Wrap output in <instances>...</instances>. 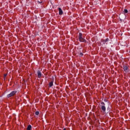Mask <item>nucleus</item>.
Instances as JSON below:
<instances>
[{"instance_id":"nucleus-1","label":"nucleus","mask_w":130,"mask_h":130,"mask_svg":"<svg viewBox=\"0 0 130 130\" xmlns=\"http://www.w3.org/2000/svg\"><path fill=\"white\" fill-rule=\"evenodd\" d=\"M78 37H79V40L80 42L85 43L87 42L86 40H85L82 37V34L81 32L79 33Z\"/></svg>"},{"instance_id":"nucleus-2","label":"nucleus","mask_w":130,"mask_h":130,"mask_svg":"<svg viewBox=\"0 0 130 130\" xmlns=\"http://www.w3.org/2000/svg\"><path fill=\"white\" fill-rule=\"evenodd\" d=\"M17 91L16 90L12 91L9 94H7V98H10L12 96H14L17 93Z\"/></svg>"},{"instance_id":"nucleus-3","label":"nucleus","mask_w":130,"mask_h":130,"mask_svg":"<svg viewBox=\"0 0 130 130\" xmlns=\"http://www.w3.org/2000/svg\"><path fill=\"white\" fill-rule=\"evenodd\" d=\"M101 109L103 111V112H106V104L102 102L101 103Z\"/></svg>"},{"instance_id":"nucleus-4","label":"nucleus","mask_w":130,"mask_h":130,"mask_svg":"<svg viewBox=\"0 0 130 130\" xmlns=\"http://www.w3.org/2000/svg\"><path fill=\"white\" fill-rule=\"evenodd\" d=\"M110 41V39L109 38H107L106 39H102L101 40V42L103 44V45H108L109 43V42Z\"/></svg>"},{"instance_id":"nucleus-5","label":"nucleus","mask_w":130,"mask_h":130,"mask_svg":"<svg viewBox=\"0 0 130 130\" xmlns=\"http://www.w3.org/2000/svg\"><path fill=\"white\" fill-rule=\"evenodd\" d=\"M123 69L125 73H128L129 72L128 67L126 66H123Z\"/></svg>"},{"instance_id":"nucleus-6","label":"nucleus","mask_w":130,"mask_h":130,"mask_svg":"<svg viewBox=\"0 0 130 130\" xmlns=\"http://www.w3.org/2000/svg\"><path fill=\"white\" fill-rule=\"evenodd\" d=\"M38 78H41L42 75V72L40 71H37Z\"/></svg>"},{"instance_id":"nucleus-7","label":"nucleus","mask_w":130,"mask_h":130,"mask_svg":"<svg viewBox=\"0 0 130 130\" xmlns=\"http://www.w3.org/2000/svg\"><path fill=\"white\" fill-rule=\"evenodd\" d=\"M58 11H59V15L60 16H61V15H63V12L62 10L60 8H58Z\"/></svg>"},{"instance_id":"nucleus-8","label":"nucleus","mask_w":130,"mask_h":130,"mask_svg":"<svg viewBox=\"0 0 130 130\" xmlns=\"http://www.w3.org/2000/svg\"><path fill=\"white\" fill-rule=\"evenodd\" d=\"M53 83H54V81H51L49 82V87L50 88L52 87L53 86Z\"/></svg>"},{"instance_id":"nucleus-9","label":"nucleus","mask_w":130,"mask_h":130,"mask_svg":"<svg viewBox=\"0 0 130 130\" xmlns=\"http://www.w3.org/2000/svg\"><path fill=\"white\" fill-rule=\"evenodd\" d=\"M31 127H32V126L31 125H28L27 127V130H31Z\"/></svg>"},{"instance_id":"nucleus-10","label":"nucleus","mask_w":130,"mask_h":130,"mask_svg":"<svg viewBox=\"0 0 130 130\" xmlns=\"http://www.w3.org/2000/svg\"><path fill=\"white\" fill-rule=\"evenodd\" d=\"M123 13L124 14H127L128 13V10L127 9H124Z\"/></svg>"},{"instance_id":"nucleus-11","label":"nucleus","mask_w":130,"mask_h":130,"mask_svg":"<svg viewBox=\"0 0 130 130\" xmlns=\"http://www.w3.org/2000/svg\"><path fill=\"white\" fill-rule=\"evenodd\" d=\"M83 55H84V54H83V53H82V52L80 53L79 54V56L80 57H82V56H83Z\"/></svg>"},{"instance_id":"nucleus-12","label":"nucleus","mask_w":130,"mask_h":130,"mask_svg":"<svg viewBox=\"0 0 130 130\" xmlns=\"http://www.w3.org/2000/svg\"><path fill=\"white\" fill-rule=\"evenodd\" d=\"M35 115H39V111H36V112H35Z\"/></svg>"},{"instance_id":"nucleus-13","label":"nucleus","mask_w":130,"mask_h":130,"mask_svg":"<svg viewBox=\"0 0 130 130\" xmlns=\"http://www.w3.org/2000/svg\"><path fill=\"white\" fill-rule=\"evenodd\" d=\"M7 76V74H5L4 75V78H6Z\"/></svg>"},{"instance_id":"nucleus-14","label":"nucleus","mask_w":130,"mask_h":130,"mask_svg":"<svg viewBox=\"0 0 130 130\" xmlns=\"http://www.w3.org/2000/svg\"><path fill=\"white\" fill-rule=\"evenodd\" d=\"M5 78H6V77H4V80H5V79H6Z\"/></svg>"},{"instance_id":"nucleus-15","label":"nucleus","mask_w":130,"mask_h":130,"mask_svg":"<svg viewBox=\"0 0 130 130\" xmlns=\"http://www.w3.org/2000/svg\"><path fill=\"white\" fill-rule=\"evenodd\" d=\"M63 130H66V128H63Z\"/></svg>"},{"instance_id":"nucleus-16","label":"nucleus","mask_w":130,"mask_h":130,"mask_svg":"<svg viewBox=\"0 0 130 130\" xmlns=\"http://www.w3.org/2000/svg\"><path fill=\"white\" fill-rule=\"evenodd\" d=\"M129 53H130V50H129Z\"/></svg>"}]
</instances>
